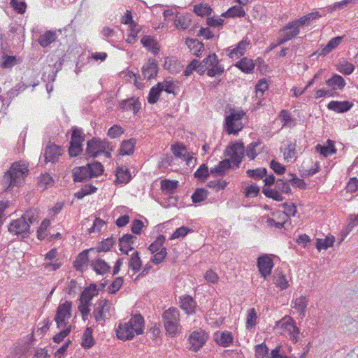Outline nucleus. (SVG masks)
Here are the masks:
<instances>
[{"instance_id": "f257e3e1", "label": "nucleus", "mask_w": 358, "mask_h": 358, "mask_svg": "<svg viewBox=\"0 0 358 358\" xmlns=\"http://www.w3.org/2000/svg\"><path fill=\"white\" fill-rule=\"evenodd\" d=\"M144 330V318L141 314H136L124 324L120 323L116 329V335L121 340H131L137 335L142 334Z\"/></svg>"}, {"instance_id": "f03ea898", "label": "nucleus", "mask_w": 358, "mask_h": 358, "mask_svg": "<svg viewBox=\"0 0 358 358\" xmlns=\"http://www.w3.org/2000/svg\"><path fill=\"white\" fill-rule=\"evenodd\" d=\"M29 170L25 164L14 162L10 169L7 171L1 180L3 192L10 191L14 186L19 185L24 178L27 175Z\"/></svg>"}, {"instance_id": "7ed1b4c3", "label": "nucleus", "mask_w": 358, "mask_h": 358, "mask_svg": "<svg viewBox=\"0 0 358 358\" xmlns=\"http://www.w3.org/2000/svg\"><path fill=\"white\" fill-rule=\"evenodd\" d=\"M244 155V145L242 142H231L225 148V172L227 170L238 168Z\"/></svg>"}, {"instance_id": "20e7f679", "label": "nucleus", "mask_w": 358, "mask_h": 358, "mask_svg": "<svg viewBox=\"0 0 358 358\" xmlns=\"http://www.w3.org/2000/svg\"><path fill=\"white\" fill-rule=\"evenodd\" d=\"M245 115L243 110H236L229 108V114L225 116V133L229 135H238L243 129L242 119Z\"/></svg>"}, {"instance_id": "39448f33", "label": "nucleus", "mask_w": 358, "mask_h": 358, "mask_svg": "<svg viewBox=\"0 0 358 358\" xmlns=\"http://www.w3.org/2000/svg\"><path fill=\"white\" fill-rule=\"evenodd\" d=\"M179 316V310L173 307L165 310L162 314V321L166 334L171 337L176 336L180 331Z\"/></svg>"}, {"instance_id": "423d86ee", "label": "nucleus", "mask_w": 358, "mask_h": 358, "mask_svg": "<svg viewBox=\"0 0 358 358\" xmlns=\"http://www.w3.org/2000/svg\"><path fill=\"white\" fill-rule=\"evenodd\" d=\"M262 193L267 197L277 201H282L285 197L282 193L292 194V189L287 180L282 178H278L274 187H264Z\"/></svg>"}, {"instance_id": "0eeeda50", "label": "nucleus", "mask_w": 358, "mask_h": 358, "mask_svg": "<svg viewBox=\"0 0 358 358\" xmlns=\"http://www.w3.org/2000/svg\"><path fill=\"white\" fill-rule=\"evenodd\" d=\"M218 60L215 54L208 55L201 62L197 63L195 66L196 71L201 75H203L206 71L209 76H215L216 75H221L224 69L217 66Z\"/></svg>"}, {"instance_id": "6e6552de", "label": "nucleus", "mask_w": 358, "mask_h": 358, "mask_svg": "<svg viewBox=\"0 0 358 358\" xmlns=\"http://www.w3.org/2000/svg\"><path fill=\"white\" fill-rule=\"evenodd\" d=\"M85 135L82 129L73 127L71 129V137L69 148V154L71 157H77L83 151V143Z\"/></svg>"}, {"instance_id": "1a4fd4ad", "label": "nucleus", "mask_w": 358, "mask_h": 358, "mask_svg": "<svg viewBox=\"0 0 358 358\" xmlns=\"http://www.w3.org/2000/svg\"><path fill=\"white\" fill-rule=\"evenodd\" d=\"M72 302L66 301L59 303L56 310L54 320L58 329L70 325L68 320L71 317Z\"/></svg>"}, {"instance_id": "9d476101", "label": "nucleus", "mask_w": 358, "mask_h": 358, "mask_svg": "<svg viewBox=\"0 0 358 358\" xmlns=\"http://www.w3.org/2000/svg\"><path fill=\"white\" fill-rule=\"evenodd\" d=\"M8 229L10 233L17 235L21 241L27 238L30 234L29 223L22 217L13 220L8 225Z\"/></svg>"}, {"instance_id": "9b49d317", "label": "nucleus", "mask_w": 358, "mask_h": 358, "mask_svg": "<svg viewBox=\"0 0 358 358\" xmlns=\"http://www.w3.org/2000/svg\"><path fill=\"white\" fill-rule=\"evenodd\" d=\"M110 143L106 140L101 141L96 138H92L87 141L86 148V154L92 158L96 157L102 153L105 150L109 149Z\"/></svg>"}, {"instance_id": "f8f14e48", "label": "nucleus", "mask_w": 358, "mask_h": 358, "mask_svg": "<svg viewBox=\"0 0 358 358\" xmlns=\"http://www.w3.org/2000/svg\"><path fill=\"white\" fill-rule=\"evenodd\" d=\"M257 266L262 276L266 279L271 274L274 264L268 255H262L257 258Z\"/></svg>"}, {"instance_id": "ddd939ff", "label": "nucleus", "mask_w": 358, "mask_h": 358, "mask_svg": "<svg viewBox=\"0 0 358 358\" xmlns=\"http://www.w3.org/2000/svg\"><path fill=\"white\" fill-rule=\"evenodd\" d=\"M208 336L204 331L192 332L189 337V349L197 352L206 342Z\"/></svg>"}, {"instance_id": "4468645a", "label": "nucleus", "mask_w": 358, "mask_h": 358, "mask_svg": "<svg viewBox=\"0 0 358 358\" xmlns=\"http://www.w3.org/2000/svg\"><path fill=\"white\" fill-rule=\"evenodd\" d=\"M62 155V149L59 146L49 143L46 145L45 152L43 154L44 162L56 163L58 161L59 157Z\"/></svg>"}, {"instance_id": "2eb2a0df", "label": "nucleus", "mask_w": 358, "mask_h": 358, "mask_svg": "<svg viewBox=\"0 0 358 358\" xmlns=\"http://www.w3.org/2000/svg\"><path fill=\"white\" fill-rule=\"evenodd\" d=\"M354 106L353 102L350 101H331L327 104V108L329 110L337 113H345L348 112Z\"/></svg>"}, {"instance_id": "dca6fc26", "label": "nucleus", "mask_w": 358, "mask_h": 358, "mask_svg": "<svg viewBox=\"0 0 358 358\" xmlns=\"http://www.w3.org/2000/svg\"><path fill=\"white\" fill-rule=\"evenodd\" d=\"M158 66L154 58H149L148 62L142 67V73L145 78L150 80L157 76Z\"/></svg>"}, {"instance_id": "f3484780", "label": "nucleus", "mask_w": 358, "mask_h": 358, "mask_svg": "<svg viewBox=\"0 0 358 358\" xmlns=\"http://www.w3.org/2000/svg\"><path fill=\"white\" fill-rule=\"evenodd\" d=\"M250 44V41L248 38H245L237 44L236 48L233 49L229 48L226 50V52L231 58H239L245 54L247 47Z\"/></svg>"}, {"instance_id": "a211bd4d", "label": "nucleus", "mask_w": 358, "mask_h": 358, "mask_svg": "<svg viewBox=\"0 0 358 358\" xmlns=\"http://www.w3.org/2000/svg\"><path fill=\"white\" fill-rule=\"evenodd\" d=\"M89 254L96 255L94 248H90L81 252L74 262V266L77 271H83V266H87L89 263Z\"/></svg>"}, {"instance_id": "6ab92c4d", "label": "nucleus", "mask_w": 358, "mask_h": 358, "mask_svg": "<svg viewBox=\"0 0 358 358\" xmlns=\"http://www.w3.org/2000/svg\"><path fill=\"white\" fill-rule=\"evenodd\" d=\"M89 166H76L73 170V180L75 182H85L92 178Z\"/></svg>"}, {"instance_id": "aec40b11", "label": "nucleus", "mask_w": 358, "mask_h": 358, "mask_svg": "<svg viewBox=\"0 0 358 358\" xmlns=\"http://www.w3.org/2000/svg\"><path fill=\"white\" fill-rule=\"evenodd\" d=\"M234 66L244 73L250 74L254 72L256 64L252 59L243 57L236 62Z\"/></svg>"}, {"instance_id": "412c9836", "label": "nucleus", "mask_w": 358, "mask_h": 358, "mask_svg": "<svg viewBox=\"0 0 358 358\" xmlns=\"http://www.w3.org/2000/svg\"><path fill=\"white\" fill-rule=\"evenodd\" d=\"M326 85L334 91L342 90L346 85L345 79L339 74L334 73L331 78H328Z\"/></svg>"}, {"instance_id": "4be33fe9", "label": "nucleus", "mask_w": 358, "mask_h": 358, "mask_svg": "<svg viewBox=\"0 0 358 358\" xmlns=\"http://www.w3.org/2000/svg\"><path fill=\"white\" fill-rule=\"evenodd\" d=\"M120 107L123 110H133L134 113H137L141 108V103L138 99L131 97L128 99L122 100L120 103Z\"/></svg>"}, {"instance_id": "5701e85b", "label": "nucleus", "mask_w": 358, "mask_h": 358, "mask_svg": "<svg viewBox=\"0 0 358 358\" xmlns=\"http://www.w3.org/2000/svg\"><path fill=\"white\" fill-rule=\"evenodd\" d=\"M115 176V182L119 184H127L132 178L129 170L124 166L117 168Z\"/></svg>"}, {"instance_id": "b1692460", "label": "nucleus", "mask_w": 358, "mask_h": 358, "mask_svg": "<svg viewBox=\"0 0 358 358\" xmlns=\"http://www.w3.org/2000/svg\"><path fill=\"white\" fill-rule=\"evenodd\" d=\"M180 308L184 310L187 314H192L195 313L196 307V302L194 299L187 295L180 297Z\"/></svg>"}, {"instance_id": "393cba45", "label": "nucleus", "mask_w": 358, "mask_h": 358, "mask_svg": "<svg viewBox=\"0 0 358 358\" xmlns=\"http://www.w3.org/2000/svg\"><path fill=\"white\" fill-rule=\"evenodd\" d=\"M315 150L324 157H327L336 152L334 141L330 139L327 141V144L325 145L317 144L315 147Z\"/></svg>"}, {"instance_id": "a878e982", "label": "nucleus", "mask_w": 358, "mask_h": 358, "mask_svg": "<svg viewBox=\"0 0 358 358\" xmlns=\"http://www.w3.org/2000/svg\"><path fill=\"white\" fill-rule=\"evenodd\" d=\"M92 269L99 275H103L110 270V266L101 258L92 261L90 264Z\"/></svg>"}, {"instance_id": "bb28decb", "label": "nucleus", "mask_w": 358, "mask_h": 358, "mask_svg": "<svg viewBox=\"0 0 358 358\" xmlns=\"http://www.w3.org/2000/svg\"><path fill=\"white\" fill-rule=\"evenodd\" d=\"M319 12H313L310 13L299 19H296L293 20L297 27L300 28H303L305 27H308L313 20L320 17Z\"/></svg>"}, {"instance_id": "cd10ccee", "label": "nucleus", "mask_w": 358, "mask_h": 358, "mask_svg": "<svg viewBox=\"0 0 358 358\" xmlns=\"http://www.w3.org/2000/svg\"><path fill=\"white\" fill-rule=\"evenodd\" d=\"M344 38V36H338L334 38H332L329 41L327 44L320 50L319 52L320 56H326L329 53H330L333 50L336 48L339 44L341 43Z\"/></svg>"}, {"instance_id": "c85d7f7f", "label": "nucleus", "mask_w": 358, "mask_h": 358, "mask_svg": "<svg viewBox=\"0 0 358 358\" xmlns=\"http://www.w3.org/2000/svg\"><path fill=\"white\" fill-rule=\"evenodd\" d=\"M186 45L193 55L199 57L204 50V45L196 38H187Z\"/></svg>"}, {"instance_id": "c756f323", "label": "nucleus", "mask_w": 358, "mask_h": 358, "mask_svg": "<svg viewBox=\"0 0 358 358\" xmlns=\"http://www.w3.org/2000/svg\"><path fill=\"white\" fill-rule=\"evenodd\" d=\"M299 28L297 27L296 23L292 20L289 22L280 31H285L284 37L289 41L295 38L300 32Z\"/></svg>"}, {"instance_id": "7c9ffc66", "label": "nucleus", "mask_w": 358, "mask_h": 358, "mask_svg": "<svg viewBox=\"0 0 358 358\" xmlns=\"http://www.w3.org/2000/svg\"><path fill=\"white\" fill-rule=\"evenodd\" d=\"M136 237L130 234H124L122 237L119 239L120 250L122 252L128 255L129 251L134 250V248L131 245L128 246V249H126V245L128 243H133V239H136Z\"/></svg>"}, {"instance_id": "2f4dec72", "label": "nucleus", "mask_w": 358, "mask_h": 358, "mask_svg": "<svg viewBox=\"0 0 358 358\" xmlns=\"http://www.w3.org/2000/svg\"><path fill=\"white\" fill-rule=\"evenodd\" d=\"M136 143V141L135 138L123 141L120 148V155H130L133 154Z\"/></svg>"}, {"instance_id": "473e14b6", "label": "nucleus", "mask_w": 358, "mask_h": 358, "mask_svg": "<svg viewBox=\"0 0 358 358\" xmlns=\"http://www.w3.org/2000/svg\"><path fill=\"white\" fill-rule=\"evenodd\" d=\"M278 117L282 123V127H293L295 126V120L291 115V113L287 110H282L278 115Z\"/></svg>"}, {"instance_id": "72a5a7b5", "label": "nucleus", "mask_w": 358, "mask_h": 358, "mask_svg": "<svg viewBox=\"0 0 358 358\" xmlns=\"http://www.w3.org/2000/svg\"><path fill=\"white\" fill-rule=\"evenodd\" d=\"M178 187V181L171 180H163L161 182L162 190L167 194H172Z\"/></svg>"}, {"instance_id": "f704fd0d", "label": "nucleus", "mask_w": 358, "mask_h": 358, "mask_svg": "<svg viewBox=\"0 0 358 358\" xmlns=\"http://www.w3.org/2000/svg\"><path fill=\"white\" fill-rule=\"evenodd\" d=\"M335 238L334 236H327L325 238H316L315 247L318 251L327 250L334 245Z\"/></svg>"}, {"instance_id": "c9c22d12", "label": "nucleus", "mask_w": 358, "mask_h": 358, "mask_svg": "<svg viewBox=\"0 0 358 358\" xmlns=\"http://www.w3.org/2000/svg\"><path fill=\"white\" fill-rule=\"evenodd\" d=\"M56 34L53 31H47L45 34L40 36L38 43L43 48L48 46L50 43L55 41Z\"/></svg>"}, {"instance_id": "e433bc0d", "label": "nucleus", "mask_w": 358, "mask_h": 358, "mask_svg": "<svg viewBox=\"0 0 358 358\" xmlns=\"http://www.w3.org/2000/svg\"><path fill=\"white\" fill-rule=\"evenodd\" d=\"M93 330L92 327H87L82 338V346L85 348H90L94 345V341L92 336Z\"/></svg>"}, {"instance_id": "4c0bfd02", "label": "nucleus", "mask_w": 358, "mask_h": 358, "mask_svg": "<svg viewBox=\"0 0 358 358\" xmlns=\"http://www.w3.org/2000/svg\"><path fill=\"white\" fill-rule=\"evenodd\" d=\"M161 84H157L151 87L148 96V102L150 104H155L157 102L159 96L162 92V88H160Z\"/></svg>"}, {"instance_id": "58836bf2", "label": "nucleus", "mask_w": 358, "mask_h": 358, "mask_svg": "<svg viewBox=\"0 0 358 358\" xmlns=\"http://www.w3.org/2000/svg\"><path fill=\"white\" fill-rule=\"evenodd\" d=\"M245 15V12L241 5L234 6L225 11V18L241 17Z\"/></svg>"}, {"instance_id": "ea45409f", "label": "nucleus", "mask_w": 358, "mask_h": 358, "mask_svg": "<svg viewBox=\"0 0 358 358\" xmlns=\"http://www.w3.org/2000/svg\"><path fill=\"white\" fill-rule=\"evenodd\" d=\"M87 166H89V172L91 175L92 178L101 176L103 171V166L99 162L94 161L92 163H88Z\"/></svg>"}, {"instance_id": "a19ab883", "label": "nucleus", "mask_w": 358, "mask_h": 358, "mask_svg": "<svg viewBox=\"0 0 358 358\" xmlns=\"http://www.w3.org/2000/svg\"><path fill=\"white\" fill-rule=\"evenodd\" d=\"M248 177L255 180L263 179L267 175V169L266 168H257L256 169H248L246 171Z\"/></svg>"}, {"instance_id": "79ce46f5", "label": "nucleus", "mask_w": 358, "mask_h": 358, "mask_svg": "<svg viewBox=\"0 0 358 358\" xmlns=\"http://www.w3.org/2000/svg\"><path fill=\"white\" fill-rule=\"evenodd\" d=\"M115 243V238L111 236L110 238H107L99 243V246L95 249V252L99 253L101 252H107L110 250V248L113 246Z\"/></svg>"}, {"instance_id": "37998d69", "label": "nucleus", "mask_w": 358, "mask_h": 358, "mask_svg": "<svg viewBox=\"0 0 358 358\" xmlns=\"http://www.w3.org/2000/svg\"><path fill=\"white\" fill-rule=\"evenodd\" d=\"M194 176L200 181L204 182L210 176L209 170L207 164H202L196 171Z\"/></svg>"}, {"instance_id": "c03bdc74", "label": "nucleus", "mask_w": 358, "mask_h": 358, "mask_svg": "<svg viewBox=\"0 0 358 358\" xmlns=\"http://www.w3.org/2000/svg\"><path fill=\"white\" fill-rule=\"evenodd\" d=\"M273 281L277 287H280L282 290L285 289L288 287L289 284L286 278L285 275L281 272L275 273L273 275Z\"/></svg>"}, {"instance_id": "a18cd8bd", "label": "nucleus", "mask_w": 358, "mask_h": 358, "mask_svg": "<svg viewBox=\"0 0 358 358\" xmlns=\"http://www.w3.org/2000/svg\"><path fill=\"white\" fill-rule=\"evenodd\" d=\"M208 192L204 188H197L192 195L193 203H200L206 200L208 197Z\"/></svg>"}, {"instance_id": "49530a36", "label": "nucleus", "mask_w": 358, "mask_h": 358, "mask_svg": "<svg viewBox=\"0 0 358 358\" xmlns=\"http://www.w3.org/2000/svg\"><path fill=\"white\" fill-rule=\"evenodd\" d=\"M194 12L199 16L209 15L212 9L209 5L206 3H201L199 4L194 5Z\"/></svg>"}, {"instance_id": "de8ad7c7", "label": "nucleus", "mask_w": 358, "mask_h": 358, "mask_svg": "<svg viewBox=\"0 0 358 358\" xmlns=\"http://www.w3.org/2000/svg\"><path fill=\"white\" fill-rule=\"evenodd\" d=\"M257 312L254 308H250L248 310L246 317V328L250 329L253 328L257 324Z\"/></svg>"}, {"instance_id": "09e8293b", "label": "nucleus", "mask_w": 358, "mask_h": 358, "mask_svg": "<svg viewBox=\"0 0 358 358\" xmlns=\"http://www.w3.org/2000/svg\"><path fill=\"white\" fill-rule=\"evenodd\" d=\"M106 303V302L104 301H101L99 303L98 306L94 309L93 314L96 322H104L106 320V315L103 311L104 304Z\"/></svg>"}, {"instance_id": "8fccbe9b", "label": "nucleus", "mask_w": 358, "mask_h": 358, "mask_svg": "<svg viewBox=\"0 0 358 358\" xmlns=\"http://www.w3.org/2000/svg\"><path fill=\"white\" fill-rule=\"evenodd\" d=\"M308 301L306 297L301 296L295 301V308L299 311V316L303 318L306 312Z\"/></svg>"}, {"instance_id": "3c124183", "label": "nucleus", "mask_w": 358, "mask_h": 358, "mask_svg": "<svg viewBox=\"0 0 358 358\" xmlns=\"http://www.w3.org/2000/svg\"><path fill=\"white\" fill-rule=\"evenodd\" d=\"M141 265H142V262H141V258L139 257V253L137 251H136L135 252H134L132 254V255L131 257V259H130V261L129 263V266L133 271L136 272L140 270Z\"/></svg>"}, {"instance_id": "603ef678", "label": "nucleus", "mask_w": 358, "mask_h": 358, "mask_svg": "<svg viewBox=\"0 0 358 358\" xmlns=\"http://www.w3.org/2000/svg\"><path fill=\"white\" fill-rule=\"evenodd\" d=\"M256 358H270L269 349L264 343L255 346Z\"/></svg>"}, {"instance_id": "864d4df0", "label": "nucleus", "mask_w": 358, "mask_h": 358, "mask_svg": "<svg viewBox=\"0 0 358 358\" xmlns=\"http://www.w3.org/2000/svg\"><path fill=\"white\" fill-rule=\"evenodd\" d=\"M166 241V237L164 235H159L156 240L150 245L148 250L151 253H155L159 251L163 246Z\"/></svg>"}, {"instance_id": "5fc2aeb1", "label": "nucleus", "mask_w": 358, "mask_h": 358, "mask_svg": "<svg viewBox=\"0 0 358 358\" xmlns=\"http://www.w3.org/2000/svg\"><path fill=\"white\" fill-rule=\"evenodd\" d=\"M26 222L29 223V225L34 223L38 218V211L36 209H29L27 210L21 217Z\"/></svg>"}, {"instance_id": "6e6d98bb", "label": "nucleus", "mask_w": 358, "mask_h": 358, "mask_svg": "<svg viewBox=\"0 0 358 358\" xmlns=\"http://www.w3.org/2000/svg\"><path fill=\"white\" fill-rule=\"evenodd\" d=\"M64 329L61 330L58 334L55 335L52 340L56 343H59L64 340V338L70 334L72 330V326L69 325L63 327Z\"/></svg>"}, {"instance_id": "4d7b16f0", "label": "nucleus", "mask_w": 358, "mask_h": 358, "mask_svg": "<svg viewBox=\"0 0 358 358\" xmlns=\"http://www.w3.org/2000/svg\"><path fill=\"white\" fill-rule=\"evenodd\" d=\"M355 67L354 64L348 62L340 63L337 67V70L343 75L348 76L353 73Z\"/></svg>"}, {"instance_id": "13d9d810", "label": "nucleus", "mask_w": 358, "mask_h": 358, "mask_svg": "<svg viewBox=\"0 0 358 358\" xmlns=\"http://www.w3.org/2000/svg\"><path fill=\"white\" fill-rule=\"evenodd\" d=\"M171 150L174 155L179 158H185L187 154L185 146L182 144H175L171 146Z\"/></svg>"}, {"instance_id": "bf43d9fd", "label": "nucleus", "mask_w": 358, "mask_h": 358, "mask_svg": "<svg viewBox=\"0 0 358 358\" xmlns=\"http://www.w3.org/2000/svg\"><path fill=\"white\" fill-rule=\"evenodd\" d=\"M209 173L215 178L224 176V159L220 161L215 167L210 168Z\"/></svg>"}, {"instance_id": "052dcab7", "label": "nucleus", "mask_w": 358, "mask_h": 358, "mask_svg": "<svg viewBox=\"0 0 358 358\" xmlns=\"http://www.w3.org/2000/svg\"><path fill=\"white\" fill-rule=\"evenodd\" d=\"M53 182L54 180L52 177H51L49 173H45V174H42L38 178V185L40 188L44 189L48 185H51Z\"/></svg>"}, {"instance_id": "680f3d73", "label": "nucleus", "mask_w": 358, "mask_h": 358, "mask_svg": "<svg viewBox=\"0 0 358 358\" xmlns=\"http://www.w3.org/2000/svg\"><path fill=\"white\" fill-rule=\"evenodd\" d=\"M279 323L281 324L282 328L285 329L289 332L292 331V328L294 327L296 323L294 319L290 316L284 317Z\"/></svg>"}, {"instance_id": "e2e57ef3", "label": "nucleus", "mask_w": 358, "mask_h": 358, "mask_svg": "<svg viewBox=\"0 0 358 358\" xmlns=\"http://www.w3.org/2000/svg\"><path fill=\"white\" fill-rule=\"evenodd\" d=\"M268 89L267 80L265 78L261 79L256 85V96L261 97L263 96L264 92Z\"/></svg>"}, {"instance_id": "0e129e2a", "label": "nucleus", "mask_w": 358, "mask_h": 358, "mask_svg": "<svg viewBox=\"0 0 358 358\" xmlns=\"http://www.w3.org/2000/svg\"><path fill=\"white\" fill-rule=\"evenodd\" d=\"M270 168L278 176L282 175L286 171V166L273 159L270 162Z\"/></svg>"}, {"instance_id": "69168bd1", "label": "nucleus", "mask_w": 358, "mask_h": 358, "mask_svg": "<svg viewBox=\"0 0 358 358\" xmlns=\"http://www.w3.org/2000/svg\"><path fill=\"white\" fill-rule=\"evenodd\" d=\"M10 4L17 13L23 14L26 10L27 4L24 1L10 0Z\"/></svg>"}, {"instance_id": "338daca9", "label": "nucleus", "mask_w": 358, "mask_h": 358, "mask_svg": "<svg viewBox=\"0 0 358 358\" xmlns=\"http://www.w3.org/2000/svg\"><path fill=\"white\" fill-rule=\"evenodd\" d=\"M260 189L256 184L248 186L244 191L246 197H256L259 194Z\"/></svg>"}, {"instance_id": "774afa93", "label": "nucleus", "mask_w": 358, "mask_h": 358, "mask_svg": "<svg viewBox=\"0 0 358 358\" xmlns=\"http://www.w3.org/2000/svg\"><path fill=\"white\" fill-rule=\"evenodd\" d=\"M124 280L122 277H117L108 287V292L115 294L122 287Z\"/></svg>"}]
</instances>
